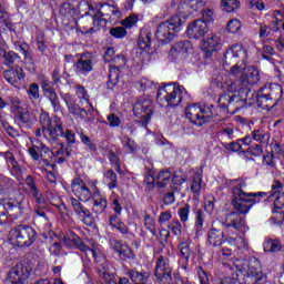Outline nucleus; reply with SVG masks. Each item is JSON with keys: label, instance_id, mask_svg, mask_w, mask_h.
Instances as JSON below:
<instances>
[{"label": "nucleus", "instance_id": "23", "mask_svg": "<svg viewBox=\"0 0 284 284\" xmlns=\"http://www.w3.org/2000/svg\"><path fill=\"white\" fill-rule=\"evenodd\" d=\"M92 54L83 53L80 55L78 61L75 62V70L79 74H89L92 72Z\"/></svg>", "mask_w": 284, "mask_h": 284}, {"label": "nucleus", "instance_id": "59", "mask_svg": "<svg viewBox=\"0 0 284 284\" xmlns=\"http://www.w3.org/2000/svg\"><path fill=\"white\" fill-rule=\"evenodd\" d=\"M244 152L251 154L252 156H261V154H263V146H261L260 144H254Z\"/></svg>", "mask_w": 284, "mask_h": 284}, {"label": "nucleus", "instance_id": "2", "mask_svg": "<svg viewBox=\"0 0 284 284\" xmlns=\"http://www.w3.org/2000/svg\"><path fill=\"white\" fill-rule=\"evenodd\" d=\"M89 12L85 14H90L91 17L89 18H82L80 20V24L77 26V30L81 32V34H94L97 30H99V26L101 23H106L104 17H110L111 14H119V11L114 10V7L110 4H103L101 7V10H99L97 13H94V7L91 4H88Z\"/></svg>", "mask_w": 284, "mask_h": 284}, {"label": "nucleus", "instance_id": "46", "mask_svg": "<svg viewBox=\"0 0 284 284\" xmlns=\"http://www.w3.org/2000/svg\"><path fill=\"white\" fill-rule=\"evenodd\" d=\"M144 227L149 230L150 233L153 234V236H156V227L154 226V217L150 214L144 215Z\"/></svg>", "mask_w": 284, "mask_h": 284}, {"label": "nucleus", "instance_id": "14", "mask_svg": "<svg viewBox=\"0 0 284 284\" xmlns=\"http://www.w3.org/2000/svg\"><path fill=\"white\" fill-rule=\"evenodd\" d=\"M32 268L24 264H17L9 271L8 281L11 284H27Z\"/></svg>", "mask_w": 284, "mask_h": 284}, {"label": "nucleus", "instance_id": "13", "mask_svg": "<svg viewBox=\"0 0 284 284\" xmlns=\"http://www.w3.org/2000/svg\"><path fill=\"white\" fill-rule=\"evenodd\" d=\"M217 103L222 110L234 114L244 108L242 93H224L220 95Z\"/></svg>", "mask_w": 284, "mask_h": 284}, {"label": "nucleus", "instance_id": "18", "mask_svg": "<svg viewBox=\"0 0 284 284\" xmlns=\"http://www.w3.org/2000/svg\"><path fill=\"white\" fill-rule=\"evenodd\" d=\"M71 190L73 194L79 199V201H90L92 199V192L90 191V187L83 182L81 179H74L71 182Z\"/></svg>", "mask_w": 284, "mask_h": 284}, {"label": "nucleus", "instance_id": "21", "mask_svg": "<svg viewBox=\"0 0 284 284\" xmlns=\"http://www.w3.org/2000/svg\"><path fill=\"white\" fill-rule=\"evenodd\" d=\"M207 32V22L195 20L187 26L186 34L189 39H201Z\"/></svg>", "mask_w": 284, "mask_h": 284}, {"label": "nucleus", "instance_id": "24", "mask_svg": "<svg viewBox=\"0 0 284 284\" xmlns=\"http://www.w3.org/2000/svg\"><path fill=\"white\" fill-rule=\"evenodd\" d=\"M225 233L216 227H211L207 233V243L213 247H223Z\"/></svg>", "mask_w": 284, "mask_h": 284}, {"label": "nucleus", "instance_id": "42", "mask_svg": "<svg viewBox=\"0 0 284 284\" xmlns=\"http://www.w3.org/2000/svg\"><path fill=\"white\" fill-rule=\"evenodd\" d=\"M104 180L108 184L109 190H114L116 187L119 180L116 179V173L113 170H108L104 173Z\"/></svg>", "mask_w": 284, "mask_h": 284}, {"label": "nucleus", "instance_id": "16", "mask_svg": "<svg viewBox=\"0 0 284 284\" xmlns=\"http://www.w3.org/2000/svg\"><path fill=\"white\" fill-rule=\"evenodd\" d=\"M70 204L81 223H83L84 225H89V227H92V225H94V216H92L90 210L81 204V201L75 197H71Z\"/></svg>", "mask_w": 284, "mask_h": 284}, {"label": "nucleus", "instance_id": "5", "mask_svg": "<svg viewBox=\"0 0 284 284\" xmlns=\"http://www.w3.org/2000/svg\"><path fill=\"white\" fill-rule=\"evenodd\" d=\"M247 51L241 44H234L224 53V65H232L231 74L236 77L245 70Z\"/></svg>", "mask_w": 284, "mask_h": 284}, {"label": "nucleus", "instance_id": "4", "mask_svg": "<svg viewBox=\"0 0 284 284\" xmlns=\"http://www.w3.org/2000/svg\"><path fill=\"white\" fill-rule=\"evenodd\" d=\"M185 22V17L179 13L160 23L155 32L158 41H161V43H170V41H174L176 33L181 32Z\"/></svg>", "mask_w": 284, "mask_h": 284}, {"label": "nucleus", "instance_id": "56", "mask_svg": "<svg viewBox=\"0 0 284 284\" xmlns=\"http://www.w3.org/2000/svg\"><path fill=\"white\" fill-rule=\"evenodd\" d=\"M122 145L123 148L128 149V152H130L131 154H133V152H136V143L130 138H124V140L122 141Z\"/></svg>", "mask_w": 284, "mask_h": 284}, {"label": "nucleus", "instance_id": "19", "mask_svg": "<svg viewBox=\"0 0 284 284\" xmlns=\"http://www.w3.org/2000/svg\"><path fill=\"white\" fill-rule=\"evenodd\" d=\"M110 245H111L112 250L115 251L116 254H119V256H120V258H122V261H128V258L135 257L134 251L131 250L130 245H128V243H125L121 240L111 239Z\"/></svg>", "mask_w": 284, "mask_h": 284}, {"label": "nucleus", "instance_id": "25", "mask_svg": "<svg viewBox=\"0 0 284 284\" xmlns=\"http://www.w3.org/2000/svg\"><path fill=\"white\" fill-rule=\"evenodd\" d=\"M24 183L29 189L30 195L36 200V203H38V205H43V195L41 194V191H39V187H37L34 178H32V175H28Z\"/></svg>", "mask_w": 284, "mask_h": 284}, {"label": "nucleus", "instance_id": "8", "mask_svg": "<svg viewBox=\"0 0 284 284\" xmlns=\"http://www.w3.org/2000/svg\"><path fill=\"white\" fill-rule=\"evenodd\" d=\"M9 241L18 247H30L37 241V231L31 226L20 225L9 232Z\"/></svg>", "mask_w": 284, "mask_h": 284}, {"label": "nucleus", "instance_id": "52", "mask_svg": "<svg viewBox=\"0 0 284 284\" xmlns=\"http://www.w3.org/2000/svg\"><path fill=\"white\" fill-rule=\"evenodd\" d=\"M8 30H12V20L10 18L0 19V34L8 32Z\"/></svg>", "mask_w": 284, "mask_h": 284}, {"label": "nucleus", "instance_id": "27", "mask_svg": "<svg viewBox=\"0 0 284 284\" xmlns=\"http://www.w3.org/2000/svg\"><path fill=\"white\" fill-rule=\"evenodd\" d=\"M220 43L221 39L219 38V36L211 34L203 39L202 49L204 50V52H206V54H212V52H214V50L219 48Z\"/></svg>", "mask_w": 284, "mask_h": 284}, {"label": "nucleus", "instance_id": "64", "mask_svg": "<svg viewBox=\"0 0 284 284\" xmlns=\"http://www.w3.org/2000/svg\"><path fill=\"white\" fill-rule=\"evenodd\" d=\"M156 182V179L152 176V174H146L144 178V185H146V191L152 192L154 190V183Z\"/></svg>", "mask_w": 284, "mask_h": 284}, {"label": "nucleus", "instance_id": "62", "mask_svg": "<svg viewBox=\"0 0 284 284\" xmlns=\"http://www.w3.org/2000/svg\"><path fill=\"white\" fill-rule=\"evenodd\" d=\"M3 77L8 81V83H11L12 85H13V83H17V81H18L17 72L12 69L4 71Z\"/></svg>", "mask_w": 284, "mask_h": 284}, {"label": "nucleus", "instance_id": "33", "mask_svg": "<svg viewBox=\"0 0 284 284\" xmlns=\"http://www.w3.org/2000/svg\"><path fill=\"white\" fill-rule=\"evenodd\" d=\"M128 276L131 278V281L135 284H145V281L150 278V273L148 272H138L134 270L128 271Z\"/></svg>", "mask_w": 284, "mask_h": 284}, {"label": "nucleus", "instance_id": "44", "mask_svg": "<svg viewBox=\"0 0 284 284\" xmlns=\"http://www.w3.org/2000/svg\"><path fill=\"white\" fill-rule=\"evenodd\" d=\"M0 156H3L6 159L8 165H11L13 170H19V162H17V159H14V154L10 151L0 153Z\"/></svg>", "mask_w": 284, "mask_h": 284}, {"label": "nucleus", "instance_id": "34", "mask_svg": "<svg viewBox=\"0 0 284 284\" xmlns=\"http://www.w3.org/2000/svg\"><path fill=\"white\" fill-rule=\"evenodd\" d=\"M192 50V43L190 40L179 41L171 48V54L178 52L179 54H187Z\"/></svg>", "mask_w": 284, "mask_h": 284}, {"label": "nucleus", "instance_id": "9", "mask_svg": "<svg viewBox=\"0 0 284 284\" xmlns=\"http://www.w3.org/2000/svg\"><path fill=\"white\" fill-rule=\"evenodd\" d=\"M185 114L186 119L194 125H205V123H210L214 116L212 108L200 104H190L186 106Z\"/></svg>", "mask_w": 284, "mask_h": 284}, {"label": "nucleus", "instance_id": "31", "mask_svg": "<svg viewBox=\"0 0 284 284\" xmlns=\"http://www.w3.org/2000/svg\"><path fill=\"white\" fill-rule=\"evenodd\" d=\"M64 103L67 104L70 114H73V116H77V119H85V116H88V111L74 104V102H70L68 100V95L64 97Z\"/></svg>", "mask_w": 284, "mask_h": 284}, {"label": "nucleus", "instance_id": "41", "mask_svg": "<svg viewBox=\"0 0 284 284\" xmlns=\"http://www.w3.org/2000/svg\"><path fill=\"white\" fill-rule=\"evenodd\" d=\"M60 14L65 19H72V17L77 14V9H74V6H72L70 2H64L60 7Z\"/></svg>", "mask_w": 284, "mask_h": 284}, {"label": "nucleus", "instance_id": "20", "mask_svg": "<svg viewBox=\"0 0 284 284\" xmlns=\"http://www.w3.org/2000/svg\"><path fill=\"white\" fill-rule=\"evenodd\" d=\"M17 119L20 128H26L28 130L37 121V110L27 106L24 110L18 112Z\"/></svg>", "mask_w": 284, "mask_h": 284}, {"label": "nucleus", "instance_id": "1", "mask_svg": "<svg viewBox=\"0 0 284 284\" xmlns=\"http://www.w3.org/2000/svg\"><path fill=\"white\" fill-rule=\"evenodd\" d=\"M267 192L247 193L239 187H233V199L231 203L236 212L233 211L226 214L223 222L225 227H233V230L237 232L243 230L245 227V220L241 214H248L252 206L256 205V203H261V199H267Z\"/></svg>", "mask_w": 284, "mask_h": 284}, {"label": "nucleus", "instance_id": "17", "mask_svg": "<svg viewBox=\"0 0 284 284\" xmlns=\"http://www.w3.org/2000/svg\"><path fill=\"white\" fill-rule=\"evenodd\" d=\"M41 88L45 99L50 101L54 112H59V110H61V102L59 101V95L57 94L54 87H52V82L44 79L41 81Z\"/></svg>", "mask_w": 284, "mask_h": 284}, {"label": "nucleus", "instance_id": "36", "mask_svg": "<svg viewBox=\"0 0 284 284\" xmlns=\"http://www.w3.org/2000/svg\"><path fill=\"white\" fill-rule=\"evenodd\" d=\"M170 181H172V173L168 170H162L156 175L158 187H166Z\"/></svg>", "mask_w": 284, "mask_h": 284}, {"label": "nucleus", "instance_id": "30", "mask_svg": "<svg viewBox=\"0 0 284 284\" xmlns=\"http://www.w3.org/2000/svg\"><path fill=\"white\" fill-rule=\"evenodd\" d=\"M242 103L243 105H254V103H257L258 105V99L261 97V91L257 93H254L250 91L248 88L242 90Z\"/></svg>", "mask_w": 284, "mask_h": 284}, {"label": "nucleus", "instance_id": "11", "mask_svg": "<svg viewBox=\"0 0 284 284\" xmlns=\"http://www.w3.org/2000/svg\"><path fill=\"white\" fill-rule=\"evenodd\" d=\"M152 108H154V102L150 99L141 98L136 100V102L133 105V112L134 114H143L141 115L140 120L136 121L138 125L140 128H148V124L150 123V119H152Z\"/></svg>", "mask_w": 284, "mask_h": 284}, {"label": "nucleus", "instance_id": "54", "mask_svg": "<svg viewBox=\"0 0 284 284\" xmlns=\"http://www.w3.org/2000/svg\"><path fill=\"white\" fill-rule=\"evenodd\" d=\"M272 193L268 195V199L276 196V194H281L283 192V183L281 181L275 180L271 186Z\"/></svg>", "mask_w": 284, "mask_h": 284}, {"label": "nucleus", "instance_id": "3", "mask_svg": "<svg viewBox=\"0 0 284 284\" xmlns=\"http://www.w3.org/2000/svg\"><path fill=\"white\" fill-rule=\"evenodd\" d=\"M26 212V196L18 192L14 197L0 199V225H6L8 219H21Z\"/></svg>", "mask_w": 284, "mask_h": 284}, {"label": "nucleus", "instance_id": "38", "mask_svg": "<svg viewBox=\"0 0 284 284\" xmlns=\"http://www.w3.org/2000/svg\"><path fill=\"white\" fill-rule=\"evenodd\" d=\"M150 45H152V37L148 32L140 33V37L138 39V48L140 50H145L146 52H150Z\"/></svg>", "mask_w": 284, "mask_h": 284}, {"label": "nucleus", "instance_id": "7", "mask_svg": "<svg viewBox=\"0 0 284 284\" xmlns=\"http://www.w3.org/2000/svg\"><path fill=\"white\" fill-rule=\"evenodd\" d=\"M283 97V87L277 83L266 84L260 89L258 108L272 110Z\"/></svg>", "mask_w": 284, "mask_h": 284}, {"label": "nucleus", "instance_id": "39", "mask_svg": "<svg viewBox=\"0 0 284 284\" xmlns=\"http://www.w3.org/2000/svg\"><path fill=\"white\" fill-rule=\"evenodd\" d=\"M108 207V200L103 196L94 197L92 212L94 214H103L105 212V209Z\"/></svg>", "mask_w": 284, "mask_h": 284}, {"label": "nucleus", "instance_id": "48", "mask_svg": "<svg viewBox=\"0 0 284 284\" xmlns=\"http://www.w3.org/2000/svg\"><path fill=\"white\" fill-rule=\"evenodd\" d=\"M229 243L231 245H236L237 250H244V247H247V240H245L244 237H230L229 239Z\"/></svg>", "mask_w": 284, "mask_h": 284}, {"label": "nucleus", "instance_id": "49", "mask_svg": "<svg viewBox=\"0 0 284 284\" xmlns=\"http://www.w3.org/2000/svg\"><path fill=\"white\" fill-rule=\"evenodd\" d=\"M27 92L29 94V99L37 100L41 98L39 85L37 83H31Z\"/></svg>", "mask_w": 284, "mask_h": 284}, {"label": "nucleus", "instance_id": "12", "mask_svg": "<svg viewBox=\"0 0 284 284\" xmlns=\"http://www.w3.org/2000/svg\"><path fill=\"white\" fill-rule=\"evenodd\" d=\"M154 276L158 281H162L166 284H179V277H174V280H172V267H170V260L163 255H160L156 260Z\"/></svg>", "mask_w": 284, "mask_h": 284}, {"label": "nucleus", "instance_id": "35", "mask_svg": "<svg viewBox=\"0 0 284 284\" xmlns=\"http://www.w3.org/2000/svg\"><path fill=\"white\" fill-rule=\"evenodd\" d=\"M264 252H268L271 254H274L276 252H281L283 250V244H281L280 240H267L263 244Z\"/></svg>", "mask_w": 284, "mask_h": 284}, {"label": "nucleus", "instance_id": "10", "mask_svg": "<svg viewBox=\"0 0 284 284\" xmlns=\"http://www.w3.org/2000/svg\"><path fill=\"white\" fill-rule=\"evenodd\" d=\"M40 121L43 125L42 132L50 143H57V141H59V136H63V125L59 121V118L49 120L48 114H42Z\"/></svg>", "mask_w": 284, "mask_h": 284}, {"label": "nucleus", "instance_id": "50", "mask_svg": "<svg viewBox=\"0 0 284 284\" xmlns=\"http://www.w3.org/2000/svg\"><path fill=\"white\" fill-rule=\"evenodd\" d=\"M77 247L81 252H90L92 254L93 258H95V261H97V258H101V261H105V258L99 256V254L97 253V250L90 248L83 242H80V244H78Z\"/></svg>", "mask_w": 284, "mask_h": 284}, {"label": "nucleus", "instance_id": "58", "mask_svg": "<svg viewBox=\"0 0 284 284\" xmlns=\"http://www.w3.org/2000/svg\"><path fill=\"white\" fill-rule=\"evenodd\" d=\"M226 28H227L229 32H231V34H235V32L237 30H241V20L234 19V20L229 21Z\"/></svg>", "mask_w": 284, "mask_h": 284}, {"label": "nucleus", "instance_id": "6", "mask_svg": "<svg viewBox=\"0 0 284 284\" xmlns=\"http://www.w3.org/2000/svg\"><path fill=\"white\" fill-rule=\"evenodd\" d=\"M156 99L163 108H176L183 101V91L176 83L165 84L158 90Z\"/></svg>", "mask_w": 284, "mask_h": 284}, {"label": "nucleus", "instance_id": "40", "mask_svg": "<svg viewBox=\"0 0 284 284\" xmlns=\"http://www.w3.org/2000/svg\"><path fill=\"white\" fill-rule=\"evenodd\" d=\"M221 8L224 12H234L241 8V1L239 0H221Z\"/></svg>", "mask_w": 284, "mask_h": 284}, {"label": "nucleus", "instance_id": "26", "mask_svg": "<svg viewBox=\"0 0 284 284\" xmlns=\"http://www.w3.org/2000/svg\"><path fill=\"white\" fill-rule=\"evenodd\" d=\"M241 79L245 88H247V85H256V83L261 81V73L257 69L251 67L247 72L242 74Z\"/></svg>", "mask_w": 284, "mask_h": 284}, {"label": "nucleus", "instance_id": "51", "mask_svg": "<svg viewBox=\"0 0 284 284\" xmlns=\"http://www.w3.org/2000/svg\"><path fill=\"white\" fill-rule=\"evenodd\" d=\"M203 183V179L201 178V174L196 173L193 176V182L191 185V190L192 192H194L196 194V192H201V185Z\"/></svg>", "mask_w": 284, "mask_h": 284}, {"label": "nucleus", "instance_id": "61", "mask_svg": "<svg viewBox=\"0 0 284 284\" xmlns=\"http://www.w3.org/2000/svg\"><path fill=\"white\" fill-rule=\"evenodd\" d=\"M222 250L220 251V256H223V258H230V256H232V248L230 247V245H232L230 243V241L224 242L222 244Z\"/></svg>", "mask_w": 284, "mask_h": 284}, {"label": "nucleus", "instance_id": "53", "mask_svg": "<svg viewBox=\"0 0 284 284\" xmlns=\"http://www.w3.org/2000/svg\"><path fill=\"white\" fill-rule=\"evenodd\" d=\"M222 146L224 150H227V152H241L242 149L241 142L239 140L237 142L222 143Z\"/></svg>", "mask_w": 284, "mask_h": 284}, {"label": "nucleus", "instance_id": "55", "mask_svg": "<svg viewBox=\"0 0 284 284\" xmlns=\"http://www.w3.org/2000/svg\"><path fill=\"white\" fill-rule=\"evenodd\" d=\"M203 230V212L197 210L195 212V232L199 234Z\"/></svg>", "mask_w": 284, "mask_h": 284}, {"label": "nucleus", "instance_id": "60", "mask_svg": "<svg viewBox=\"0 0 284 284\" xmlns=\"http://www.w3.org/2000/svg\"><path fill=\"white\" fill-rule=\"evenodd\" d=\"M106 121L109 122L110 128H119L121 125V119L114 113L109 114Z\"/></svg>", "mask_w": 284, "mask_h": 284}, {"label": "nucleus", "instance_id": "57", "mask_svg": "<svg viewBox=\"0 0 284 284\" xmlns=\"http://www.w3.org/2000/svg\"><path fill=\"white\" fill-rule=\"evenodd\" d=\"M179 216H180V221L182 223H187V219L190 216V205L186 204L183 207L179 209Z\"/></svg>", "mask_w": 284, "mask_h": 284}, {"label": "nucleus", "instance_id": "28", "mask_svg": "<svg viewBox=\"0 0 284 284\" xmlns=\"http://www.w3.org/2000/svg\"><path fill=\"white\" fill-rule=\"evenodd\" d=\"M243 271L246 272L247 276H258L261 274V261L256 257L250 258L245 262Z\"/></svg>", "mask_w": 284, "mask_h": 284}, {"label": "nucleus", "instance_id": "29", "mask_svg": "<svg viewBox=\"0 0 284 284\" xmlns=\"http://www.w3.org/2000/svg\"><path fill=\"white\" fill-rule=\"evenodd\" d=\"M178 250L182 261H184V270H187V263H190V256H192V248H190V241L181 240Z\"/></svg>", "mask_w": 284, "mask_h": 284}, {"label": "nucleus", "instance_id": "63", "mask_svg": "<svg viewBox=\"0 0 284 284\" xmlns=\"http://www.w3.org/2000/svg\"><path fill=\"white\" fill-rule=\"evenodd\" d=\"M169 230H171V232L175 235V236H181V232H182V226H181V222L175 221V222H171L168 225Z\"/></svg>", "mask_w": 284, "mask_h": 284}, {"label": "nucleus", "instance_id": "37", "mask_svg": "<svg viewBox=\"0 0 284 284\" xmlns=\"http://www.w3.org/2000/svg\"><path fill=\"white\" fill-rule=\"evenodd\" d=\"M251 136L253 141H257V143H261L262 145H267V143H270V133L261 129L252 131Z\"/></svg>", "mask_w": 284, "mask_h": 284}, {"label": "nucleus", "instance_id": "45", "mask_svg": "<svg viewBox=\"0 0 284 284\" xmlns=\"http://www.w3.org/2000/svg\"><path fill=\"white\" fill-rule=\"evenodd\" d=\"M0 57H3L6 65H10V63H14L19 59V54L13 51L6 52L4 50H0Z\"/></svg>", "mask_w": 284, "mask_h": 284}, {"label": "nucleus", "instance_id": "22", "mask_svg": "<svg viewBox=\"0 0 284 284\" xmlns=\"http://www.w3.org/2000/svg\"><path fill=\"white\" fill-rule=\"evenodd\" d=\"M203 6H205L203 0H182L178 6V10L180 14H194V12H199Z\"/></svg>", "mask_w": 284, "mask_h": 284}, {"label": "nucleus", "instance_id": "32", "mask_svg": "<svg viewBox=\"0 0 284 284\" xmlns=\"http://www.w3.org/2000/svg\"><path fill=\"white\" fill-rule=\"evenodd\" d=\"M247 87L243 85V80L240 78V80H231L227 82L225 90L229 92V94H241L243 90H246Z\"/></svg>", "mask_w": 284, "mask_h": 284}, {"label": "nucleus", "instance_id": "43", "mask_svg": "<svg viewBox=\"0 0 284 284\" xmlns=\"http://www.w3.org/2000/svg\"><path fill=\"white\" fill-rule=\"evenodd\" d=\"M271 24L273 26V29L267 27V24L262 23L260 24V39H267V37H270V34H272L273 30H278L277 22L276 21H272Z\"/></svg>", "mask_w": 284, "mask_h": 284}, {"label": "nucleus", "instance_id": "47", "mask_svg": "<svg viewBox=\"0 0 284 284\" xmlns=\"http://www.w3.org/2000/svg\"><path fill=\"white\" fill-rule=\"evenodd\" d=\"M111 37H114V39H123L128 36V31L125 30V27H113L110 29Z\"/></svg>", "mask_w": 284, "mask_h": 284}, {"label": "nucleus", "instance_id": "15", "mask_svg": "<svg viewBox=\"0 0 284 284\" xmlns=\"http://www.w3.org/2000/svg\"><path fill=\"white\" fill-rule=\"evenodd\" d=\"M113 64L109 70V81L106 82V87L109 90H112L119 83V72H121V68H125V55L115 54L113 60H111Z\"/></svg>", "mask_w": 284, "mask_h": 284}]
</instances>
